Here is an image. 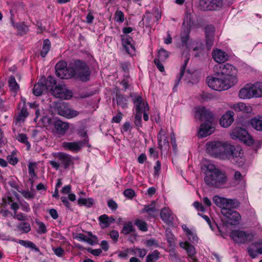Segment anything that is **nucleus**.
I'll use <instances>...</instances> for the list:
<instances>
[{"label": "nucleus", "mask_w": 262, "mask_h": 262, "mask_svg": "<svg viewBox=\"0 0 262 262\" xmlns=\"http://www.w3.org/2000/svg\"><path fill=\"white\" fill-rule=\"evenodd\" d=\"M214 77L206 79L208 85L216 91L226 90L237 82V69L229 63L220 64L214 68Z\"/></svg>", "instance_id": "f257e3e1"}, {"label": "nucleus", "mask_w": 262, "mask_h": 262, "mask_svg": "<svg viewBox=\"0 0 262 262\" xmlns=\"http://www.w3.org/2000/svg\"><path fill=\"white\" fill-rule=\"evenodd\" d=\"M205 176L204 181L209 186L221 188L227 182L226 173L222 171L212 164L204 165L202 167Z\"/></svg>", "instance_id": "f03ea898"}, {"label": "nucleus", "mask_w": 262, "mask_h": 262, "mask_svg": "<svg viewBox=\"0 0 262 262\" xmlns=\"http://www.w3.org/2000/svg\"><path fill=\"white\" fill-rule=\"evenodd\" d=\"M194 117L201 121L205 120V122L201 124L199 129V136L206 137L211 135L214 130L212 126V121L213 118V113L205 106H199L194 108Z\"/></svg>", "instance_id": "7ed1b4c3"}, {"label": "nucleus", "mask_w": 262, "mask_h": 262, "mask_svg": "<svg viewBox=\"0 0 262 262\" xmlns=\"http://www.w3.org/2000/svg\"><path fill=\"white\" fill-rule=\"evenodd\" d=\"M72 65L74 70V78L84 82L90 80L91 71L89 66L85 61L77 59L72 62Z\"/></svg>", "instance_id": "20e7f679"}, {"label": "nucleus", "mask_w": 262, "mask_h": 262, "mask_svg": "<svg viewBox=\"0 0 262 262\" xmlns=\"http://www.w3.org/2000/svg\"><path fill=\"white\" fill-rule=\"evenodd\" d=\"M56 157L58 159L60 163L54 161L49 162L51 165L56 170H58L60 165L62 166L64 169H68L73 164V157L68 154L58 152L56 154Z\"/></svg>", "instance_id": "39448f33"}, {"label": "nucleus", "mask_w": 262, "mask_h": 262, "mask_svg": "<svg viewBox=\"0 0 262 262\" xmlns=\"http://www.w3.org/2000/svg\"><path fill=\"white\" fill-rule=\"evenodd\" d=\"M231 137L233 139H239L248 145H251L254 143L252 137L249 135L247 130L242 127H235L231 133Z\"/></svg>", "instance_id": "423d86ee"}, {"label": "nucleus", "mask_w": 262, "mask_h": 262, "mask_svg": "<svg viewBox=\"0 0 262 262\" xmlns=\"http://www.w3.org/2000/svg\"><path fill=\"white\" fill-rule=\"evenodd\" d=\"M230 236L234 242L241 244L251 242L254 238V235L252 233L239 230H232Z\"/></svg>", "instance_id": "0eeeda50"}, {"label": "nucleus", "mask_w": 262, "mask_h": 262, "mask_svg": "<svg viewBox=\"0 0 262 262\" xmlns=\"http://www.w3.org/2000/svg\"><path fill=\"white\" fill-rule=\"evenodd\" d=\"M84 137L85 138L83 140L78 142H63L62 143V146L64 149L69 150L74 152H78L80 150L82 147L85 145L90 146L89 144V139L85 133L84 134Z\"/></svg>", "instance_id": "6e6552de"}, {"label": "nucleus", "mask_w": 262, "mask_h": 262, "mask_svg": "<svg viewBox=\"0 0 262 262\" xmlns=\"http://www.w3.org/2000/svg\"><path fill=\"white\" fill-rule=\"evenodd\" d=\"M221 212L225 217L226 222L231 225H236L241 219L240 214L233 209L224 208L221 210Z\"/></svg>", "instance_id": "1a4fd4ad"}, {"label": "nucleus", "mask_w": 262, "mask_h": 262, "mask_svg": "<svg viewBox=\"0 0 262 262\" xmlns=\"http://www.w3.org/2000/svg\"><path fill=\"white\" fill-rule=\"evenodd\" d=\"M224 144L221 142H213L207 143L206 150L215 158L222 159Z\"/></svg>", "instance_id": "9d476101"}, {"label": "nucleus", "mask_w": 262, "mask_h": 262, "mask_svg": "<svg viewBox=\"0 0 262 262\" xmlns=\"http://www.w3.org/2000/svg\"><path fill=\"white\" fill-rule=\"evenodd\" d=\"M58 114L67 118H72L77 116L79 113L75 110L69 108L65 102L59 103L56 105Z\"/></svg>", "instance_id": "9b49d317"}, {"label": "nucleus", "mask_w": 262, "mask_h": 262, "mask_svg": "<svg viewBox=\"0 0 262 262\" xmlns=\"http://www.w3.org/2000/svg\"><path fill=\"white\" fill-rule=\"evenodd\" d=\"M50 92L55 97L63 99H69L72 96L71 91L61 85H56Z\"/></svg>", "instance_id": "f8f14e48"}, {"label": "nucleus", "mask_w": 262, "mask_h": 262, "mask_svg": "<svg viewBox=\"0 0 262 262\" xmlns=\"http://www.w3.org/2000/svg\"><path fill=\"white\" fill-rule=\"evenodd\" d=\"M158 148L161 151L163 149L167 150L169 148V142L166 131L161 128L157 135Z\"/></svg>", "instance_id": "ddd939ff"}, {"label": "nucleus", "mask_w": 262, "mask_h": 262, "mask_svg": "<svg viewBox=\"0 0 262 262\" xmlns=\"http://www.w3.org/2000/svg\"><path fill=\"white\" fill-rule=\"evenodd\" d=\"M239 97L242 99H250L254 97L253 84H246L239 92Z\"/></svg>", "instance_id": "4468645a"}, {"label": "nucleus", "mask_w": 262, "mask_h": 262, "mask_svg": "<svg viewBox=\"0 0 262 262\" xmlns=\"http://www.w3.org/2000/svg\"><path fill=\"white\" fill-rule=\"evenodd\" d=\"M234 112L232 111H228L220 119V122L222 126L228 127L234 121Z\"/></svg>", "instance_id": "2eb2a0df"}, {"label": "nucleus", "mask_w": 262, "mask_h": 262, "mask_svg": "<svg viewBox=\"0 0 262 262\" xmlns=\"http://www.w3.org/2000/svg\"><path fill=\"white\" fill-rule=\"evenodd\" d=\"M56 133L60 135H63L69 128V124L60 120H56L53 123Z\"/></svg>", "instance_id": "dca6fc26"}, {"label": "nucleus", "mask_w": 262, "mask_h": 262, "mask_svg": "<svg viewBox=\"0 0 262 262\" xmlns=\"http://www.w3.org/2000/svg\"><path fill=\"white\" fill-rule=\"evenodd\" d=\"M212 57L216 62L222 63L227 60L228 56L225 52L216 49L213 50Z\"/></svg>", "instance_id": "f3484780"}, {"label": "nucleus", "mask_w": 262, "mask_h": 262, "mask_svg": "<svg viewBox=\"0 0 262 262\" xmlns=\"http://www.w3.org/2000/svg\"><path fill=\"white\" fill-rule=\"evenodd\" d=\"M122 45L125 48L126 52L130 54L131 51H135V48L132 43L133 38L129 35H121Z\"/></svg>", "instance_id": "a211bd4d"}, {"label": "nucleus", "mask_w": 262, "mask_h": 262, "mask_svg": "<svg viewBox=\"0 0 262 262\" xmlns=\"http://www.w3.org/2000/svg\"><path fill=\"white\" fill-rule=\"evenodd\" d=\"M161 219L166 223L171 224L173 222V214L169 209L164 208L161 211Z\"/></svg>", "instance_id": "6ab92c4d"}, {"label": "nucleus", "mask_w": 262, "mask_h": 262, "mask_svg": "<svg viewBox=\"0 0 262 262\" xmlns=\"http://www.w3.org/2000/svg\"><path fill=\"white\" fill-rule=\"evenodd\" d=\"M194 25V21L192 20V15L189 10L185 12V16L182 24V29H191Z\"/></svg>", "instance_id": "aec40b11"}, {"label": "nucleus", "mask_w": 262, "mask_h": 262, "mask_svg": "<svg viewBox=\"0 0 262 262\" xmlns=\"http://www.w3.org/2000/svg\"><path fill=\"white\" fill-rule=\"evenodd\" d=\"M136 110V113H142V111L145 109L146 104L148 103H144L141 96H136L133 99Z\"/></svg>", "instance_id": "412c9836"}, {"label": "nucleus", "mask_w": 262, "mask_h": 262, "mask_svg": "<svg viewBox=\"0 0 262 262\" xmlns=\"http://www.w3.org/2000/svg\"><path fill=\"white\" fill-rule=\"evenodd\" d=\"M74 70L72 63H71L67 68L62 70L60 75L57 76L61 79H70L74 78Z\"/></svg>", "instance_id": "4be33fe9"}, {"label": "nucleus", "mask_w": 262, "mask_h": 262, "mask_svg": "<svg viewBox=\"0 0 262 262\" xmlns=\"http://www.w3.org/2000/svg\"><path fill=\"white\" fill-rule=\"evenodd\" d=\"M180 246L182 248H184L187 251L188 256L190 259L194 261H196V259L193 257L195 254V250L194 246L189 244V243L187 242L181 243Z\"/></svg>", "instance_id": "5701e85b"}, {"label": "nucleus", "mask_w": 262, "mask_h": 262, "mask_svg": "<svg viewBox=\"0 0 262 262\" xmlns=\"http://www.w3.org/2000/svg\"><path fill=\"white\" fill-rule=\"evenodd\" d=\"M8 86L10 90L15 96L19 89V84L17 83L14 76H10L8 79Z\"/></svg>", "instance_id": "b1692460"}, {"label": "nucleus", "mask_w": 262, "mask_h": 262, "mask_svg": "<svg viewBox=\"0 0 262 262\" xmlns=\"http://www.w3.org/2000/svg\"><path fill=\"white\" fill-rule=\"evenodd\" d=\"M135 231L136 229L132 222L128 221L123 224V226L121 231V233L124 235H128L131 233L135 232Z\"/></svg>", "instance_id": "393cba45"}, {"label": "nucleus", "mask_w": 262, "mask_h": 262, "mask_svg": "<svg viewBox=\"0 0 262 262\" xmlns=\"http://www.w3.org/2000/svg\"><path fill=\"white\" fill-rule=\"evenodd\" d=\"M213 202L215 205L221 208V209L224 208H227L226 207L227 199L223 197H221L219 195H214L213 198Z\"/></svg>", "instance_id": "a878e982"}, {"label": "nucleus", "mask_w": 262, "mask_h": 262, "mask_svg": "<svg viewBox=\"0 0 262 262\" xmlns=\"http://www.w3.org/2000/svg\"><path fill=\"white\" fill-rule=\"evenodd\" d=\"M46 89L45 86V84L42 82H38L36 83L33 89V93L35 96H40L43 92H46Z\"/></svg>", "instance_id": "bb28decb"}, {"label": "nucleus", "mask_w": 262, "mask_h": 262, "mask_svg": "<svg viewBox=\"0 0 262 262\" xmlns=\"http://www.w3.org/2000/svg\"><path fill=\"white\" fill-rule=\"evenodd\" d=\"M183 76H184V80L187 83L194 84L198 81L196 74L194 73H191L189 70H187Z\"/></svg>", "instance_id": "cd10ccee"}, {"label": "nucleus", "mask_w": 262, "mask_h": 262, "mask_svg": "<svg viewBox=\"0 0 262 262\" xmlns=\"http://www.w3.org/2000/svg\"><path fill=\"white\" fill-rule=\"evenodd\" d=\"M157 210L155 205V201H152L150 204L145 205L144 208L142 210V212H146L147 214L152 217L155 216V213Z\"/></svg>", "instance_id": "c85d7f7f"}, {"label": "nucleus", "mask_w": 262, "mask_h": 262, "mask_svg": "<svg viewBox=\"0 0 262 262\" xmlns=\"http://www.w3.org/2000/svg\"><path fill=\"white\" fill-rule=\"evenodd\" d=\"M224 148L223 150V155L222 159H229L231 157V153H232V149H234V145L228 144L226 143H223Z\"/></svg>", "instance_id": "c756f323"}, {"label": "nucleus", "mask_w": 262, "mask_h": 262, "mask_svg": "<svg viewBox=\"0 0 262 262\" xmlns=\"http://www.w3.org/2000/svg\"><path fill=\"white\" fill-rule=\"evenodd\" d=\"M56 81L53 77L51 76H48L45 84L47 92L52 91L56 85Z\"/></svg>", "instance_id": "7c9ffc66"}, {"label": "nucleus", "mask_w": 262, "mask_h": 262, "mask_svg": "<svg viewBox=\"0 0 262 262\" xmlns=\"http://www.w3.org/2000/svg\"><path fill=\"white\" fill-rule=\"evenodd\" d=\"M251 126L256 130L262 131V116H258L251 120Z\"/></svg>", "instance_id": "2f4dec72"}, {"label": "nucleus", "mask_w": 262, "mask_h": 262, "mask_svg": "<svg viewBox=\"0 0 262 262\" xmlns=\"http://www.w3.org/2000/svg\"><path fill=\"white\" fill-rule=\"evenodd\" d=\"M17 243L26 248H29L34 250L36 252H39V249L34 243L31 241L19 239Z\"/></svg>", "instance_id": "473e14b6"}, {"label": "nucleus", "mask_w": 262, "mask_h": 262, "mask_svg": "<svg viewBox=\"0 0 262 262\" xmlns=\"http://www.w3.org/2000/svg\"><path fill=\"white\" fill-rule=\"evenodd\" d=\"M51 49V42L48 39H45L43 41V46L40 52V56L45 57Z\"/></svg>", "instance_id": "72a5a7b5"}, {"label": "nucleus", "mask_w": 262, "mask_h": 262, "mask_svg": "<svg viewBox=\"0 0 262 262\" xmlns=\"http://www.w3.org/2000/svg\"><path fill=\"white\" fill-rule=\"evenodd\" d=\"M28 112L25 106H24L20 110V113L16 118L15 123L17 124L21 121L24 122L26 118L28 116Z\"/></svg>", "instance_id": "f704fd0d"}, {"label": "nucleus", "mask_w": 262, "mask_h": 262, "mask_svg": "<svg viewBox=\"0 0 262 262\" xmlns=\"http://www.w3.org/2000/svg\"><path fill=\"white\" fill-rule=\"evenodd\" d=\"M183 31L181 33V40L183 46H186L189 39V34L191 30L188 29H182Z\"/></svg>", "instance_id": "c9c22d12"}, {"label": "nucleus", "mask_w": 262, "mask_h": 262, "mask_svg": "<svg viewBox=\"0 0 262 262\" xmlns=\"http://www.w3.org/2000/svg\"><path fill=\"white\" fill-rule=\"evenodd\" d=\"M160 258V252L156 250L146 256V262H156Z\"/></svg>", "instance_id": "e433bc0d"}, {"label": "nucleus", "mask_w": 262, "mask_h": 262, "mask_svg": "<svg viewBox=\"0 0 262 262\" xmlns=\"http://www.w3.org/2000/svg\"><path fill=\"white\" fill-rule=\"evenodd\" d=\"M134 224L142 232H146L148 230L147 224L143 220L137 219L135 220Z\"/></svg>", "instance_id": "4c0bfd02"}, {"label": "nucleus", "mask_w": 262, "mask_h": 262, "mask_svg": "<svg viewBox=\"0 0 262 262\" xmlns=\"http://www.w3.org/2000/svg\"><path fill=\"white\" fill-rule=\"evenodd\" d=\"M94 201L92 198L83 199L79 198L77 203L80 206L84 205L88 207H91L94 204Z\"/></svg>", "instance_id": "58836bf2"}, {"label": "nucleus", "mask_w": 262, "mask_h": 262, "mask_svg": "<svg viewBox=\"0 0 262 262\" xmlns=\"http://www.w3.org/2000/svg\"><path fill=\"white\" fill-rule=\"evenodd\" d=\"M116 100L118 105L124 108L127 107V99L122 95L116 94Z\"/></svg>", "instance_id": "ea45409f"}, {"label": "nucleus", "mask_w": 262, "mask_h": 262, "mask_svg": "<svg viewBox=\"0 0 262 262\" xmlns=\"http://www.w3.org/2000/svg\"><path fill=\"white\" fill-rule=\"evenodd\" d=\"M226 207L229 209H236L240 205L239 202L237 199H227Z\"/></svg>", "instance_id": "a19ab883"}, {"label": "nucleus", "mask_w": 262, "mask_h": 262, "mask_svg": "<svg viewBox=\"0 0 262 262\" xmlns=\"http://www.w3.org/2000/svg\"><path fill=\"white\" fill-rule=\"evenodd\" d=\"M254 97H262V82H257L253 84Z\"/></svg>", "instance_id": "79ce46f5"}, {"label": "nucleus", "mask_w": 262, "mask_h": 262, "mask_svg": "<svg viewBox=\"0 0 262 262\" xmlns=\"http://www.w3.org/2000/svg\"><path fill=\"white\" fill-rule=\"evenodd\" d=\"M187 64H186V63H184V64H183V66L181 68V72L179 74V76L177 77V79L176 80L175 85L173 87L174 91H176V88H177V86L178 85V84L181 80V79L183 77L184 74L186 72V71H185V69L187 67Z\"/></svg>", "instance_id": "37998d69"}, {"label": "nucleus", "mask_w": 262, "mask_h": 262, "mask_svg": "<svg viewBox=\"0 0 262 262\" xmlns=\"http://www.w3.org/2000/svg\"><path fill=\"white\" fill-rule=\"evenodd\" d=\"M17 140L24 143L27 146V148L28 150H29L31 147L30 143L28 141L27 136L25 134H19L16 138Z\"/></svg>", "instance_id": "c03bdc74"}, {"label": "nucleus", "mask_w": 262, "mask_h": 262, "mask_svg": "<svg viewBox=\"0 0 262 262\" xmlns=\"http://www.w3.org/2000/svg\"><path fill=\"white\" fill-rule=\"evenodd\" d=\"M67 62L64 61H59L58 62L55 66V71L56 74L57 76L58 75H60V73L62 72V70H64V69L67 68Z\"/></svg>", "instance_id": "a18cd8bd"}, {"label": "nucleus", "mask_w": 262, "mask_h": 262, "mask_svg": "<svg viewBox=\"0 0 262 262\" xmlns=\"http://www.w3.org/2000/svg\"><path fill=\"white\" fill-rule=\"evenodd\" d=\"M142 113H136L134 117V124L137 129L139 130L142 127Z\"/></svg>", "instance_id": "49530a36"}, {"label": "nucleus", "mask_w": 262, "mask_h": 262, "mask_svg": "<svg viewBox=\"0 0 262 262\" xmlns=\"http://www.w3.org/2000/svg\"><path fill=\"white\" fill-rule=\"evenodd\" d=\"M169 56L168 52L163 48H161L158 51L157 59L161 61H165Z\"/></svg>", "instance_id": "de8ad7c7"}, {"label": "nucleus", "mask_w": 262, "mask_h": 262, "mask_svg": "<svg viewBox=\"0 0 262 262\" xmlns=\"http://www.w3.org/2000/svg\"><path fill=\"white\" fill-rule=\"evenodd\" d=\"M100 225L102 228H107L109 227V223L108 222V215L103 214L99 217Z\"/></svg>", "instance_id": "09e8293b"}, {"label": "nucleus", "mask_w": 262, "mask_h": 262, "mask_svg": "<svg viewBox=\"0 0 262 262\" xmlns=\"http://www.w3.org/2000/svg\"><path fill=\"white\" fill-rule=\"evenodd\" d=\"M17 228L24 233H28L31 230V227L29 223L23 222L17 226Z\"/></svg>", "instance_id": "8fccbe9b"}, {"label": "nucleus", "mask_w": 262, "mask_h": 262, "mask_svg": "<svg viewBox=\"0 0 262 262\" xmlns=\"http://www.w3.org/2000/svg\"><path fill=\"white\" fill-rule=\"evenodd\" d=\"M212 0H202L200 5L204 10L212 11L214 8L211 7Z\"/></svg>", "instance_id": "3c124183"}, {"label": "nucleus", "mask_w": 262, "mask_h": 262, "mask_svg": "<svg viewBox=\"0 0 262 262\" xmlns=\"http://www.w3.org/2000/svg\"><path fill=\"white\" fill-rule=\"evenodd\" d=\"M16 28L18 31V34L23 35L26 33L28 28L24 23H18L16 25Z\"/></svg>", "instance_id": "603ef678"}, {"label": "nucleus", "mask_w": 262, "mask_h": 262, "mask_svg": "<svg viewBox=\"0 0 262 262\" xmlns=\"http://www.w3.org/2000/svg\"><path fill=\"white\" fill-rule=\"evenodd\" d=\"M215 28L214 26L209 25L205 28V36H214Z\"/></svg>", "instance_id": "864d4df0"}, {"label": "nucleus", "mask_w": 262, "mask_h": 262, "mask_svg": "<svg viewBox=\"0 0 262 262\" xmlns=\"http://www.w3.org/2000/svg\"><path fill=\"white\" fill-rule=\"evenodd\" d=\"M203 50V45L202 43L196 42L195 46L192 48L193 51L197 52L194 54V56L195 57H199L200 56V53Z\"/></svg>", "instance_id": "5fc2aeb1"}, {"label": "nucleus", "mask_w": 262, "mask_h": 262, "mask_svg": "<svg viewBox=\"0 0 262 262\" xmlns=\"http://www.w3.org/2000/svg\"><path fill=\"white\" fill-rule=\"evenodd\" d=\"M145 244L148 247H158L159 246V242L155 238H150L145 242Z\"/></svg>", "instance_id": "6e6d98bb"}, {"label": "nucleus", "mask_w": 262, "mask_h": 262, "mask_svg": "<svg viewBox=\"0 0 262 262\" xmlns=\"http://www.w3.org/2000/svg\"><path fill=\"white\" fill-rule=\"evenodd\" d=\"M115 20L117 22L123 23L124 20V15L122 11H117L115 13Z\"/></svg>", "instance_id": "4d7b16f0"}, {"label": "nucleus", "mask_w": 262, "mask_h": 262, "mask_svg": "<svg viewBox=\"0 0 262 262\" xmlns=\"http://www.w3.org/2000/svg\"><path fill=\"white\" fill-rule=\"evenodd\" d=\"M254 248L252 245L247 248L248 253L251 258H255L257 256V249L255 250Z\"/></svg>", "instance_id": "13d9d810"}, {"label": "nucleus", "mask_w": 262, "mask_h": 262, "mask_svg": "<svg viewBox=\"0 0 262 262\" xmlns=\"http://www.w3.org/2000/svg\"><path fill=\"white\" fill-rule=\"evenodd\" d=\"M205 38L206 47L208 50H210L213 44L214 36H205Z\"/></svg>", "instance_id": "bf43d9fd"}, {"label": "nucleus", "mask_w": 262, "mask_h": 262, "mask_svg": "<svg viewBox=\"0 0 262 262\" xmlns=\"http://www.w3.org/2000/svg\"><path fill=\"white\" fill-rule=\"evenodd\" d=\"M222 0H212L211 2V7L214 8L212 10H216L219 8H221L222 5Z\"/></svg>", "instance_id": "052dcab7"}, {"label": "nucleus", "mask_w": 262, "mask_h": 262, "mask_svg": "<svg viewBox=\"0 0 262 262\" xmlns=\"http://www.w3.org/2000/svg\"><path fill=\"white\" fill-rule=\"evenodd\" d=\"M242 149L237 147H235V146H234V149H232V153H231V157H239L241 156L242 155Z\"/></svg>", "instance_id": "680f3d73"}, {"label": "nucleus", "mask_w": 262, "mask_h": 262, "mask_svg": "<svg viewBox=\"0 0 262 262\" xmlns=\"http://www.w3.org/2000/svg\"><path fill=\"white\" fill-rule=\"evenodd\" d=\"M123 194L126 198L132 199L135 195V192L132 189H126L124 190Z\"/></svg>", "instance_id": "e2e57ef3"}, {"label": "nucleus", "mask_w": 262, "mask_h": 262, "mask_svg": "<svg viewBox=\"0 0 262 262\" xmlns=\"http://www.w3.org/2000/svg\"><path fill=\"white\" fill-rule=\"evenodd\" d=\"M162 62V61L159 60V59H157V58L154 59V63L156 65L157 68L160 72H164V67Z\"/></svg>", "instance_id": "0e129e2a"}, {"label": "nucleus", "mask_w": 262, "mask_h": 262, "mask_svg": "<svg viewBox=\"0 0 262 262\" xmlns=\"http://www.w3.org/2000/svg\"><path fill=\"white\" fill-rule=\"evenodd\" d=\"M107 206L112 211H115L118 208L117 204L113 200H110L108 201Z\"/></svg>", "instance_id": "69168bd1"}, {"label": "nucleus", "mask_w": 262, "mask_h": 262, "mask_svg": "<svg viewBox=\"0 0 262 262\" xmlns=\"http://www.w3.org/2000/svg\"><path fill=\"white\" fill-rule=\"evenodd\" d=\"M38 225L39 228L38 233L39 234H44L47 232L46 226L43 222H39Z\"/></svg>", "instance_id": "338daca9"}, {"label": "nucleus", "mask_w": 262, "mask_h": 262, "mask_svg": "<svg viewBox=\"0 0 262 262\" xmlns=\"http://www.w3.org/2000/svg\"><path fill=\"white\" fill-rule=\"evenodd\" d=\"M252 246L257 249V252L259 254H262V241L255 242Z\"/></svg>", "instance_id": "774afa93"}]
</instances>
